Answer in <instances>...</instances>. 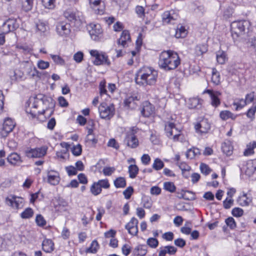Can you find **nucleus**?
<instances>
[{
  "label": "nucleus",
  "mask_w": 256,
  "mask_h": 256,
  "mask_svg": "<svg viewBox=\"0 0 256 256\" xmlns=\"http://www.w3.org/2000/svg\"><path fill=\"white\" fill-rule=\"evenodd\" d=\"M124 142L128 146L132 148H136L139 144L138 139L132 132L127 133Z\"/></svg>",
  "instance_id": "2eb2a0df"
},
{
  "label": "nucleus",
  "mask_w": 256,
  "mask_h": 256,
  "mask_svg": "<svg viewBox=\"0 0 256 256\" xmlns=\"http://www.w3.org/2000/svg\"><path fill=\"white\" fill-rule=\"evenodd\" d=\"M164 130L166 136L170 138H172L174 142L178 141L181 136L180 130L176 126L173 119L165 122Z\"/></svg>",
  "instance_id": "39448f33"
},
{
  "label": "nucleus",
  "mask_w": 256,
  "mask_h": 256,
  "mask_svg": "<svg viewBox=\"0 0 256 256\" xmlns=\"http://www.w3.org/2000/svg\"><path fill=\"white\" fill-rule=\"evenodd\" d=\"M100 117L102 119H110L114 114L115 108L113 104L108 105L106 103H102L98 107Z\"/></svg>",
  "instance_id": "1a4fd4ad"
},
{
  "label": "nucleus",
  "mask_w": 256,
  "mask_h": 256,
  "mask_svg": "<svg viewBox=\"0 0 256 256\" xmlns=\"http://www.w3.org/2000/svg\"><path fill=\"white\" fill-rule=\"evenodd\" d=\"M134 254L144 256L147 253V248L146 245L138 246L133 250Z\"/></svg>",
  "instance_id": "e433bc0d"
},
{
  "label": "nucleus",
  "mask_w": 256,
  "mask_h": 256,
  "mask_svg": "<svg viewBox=\"0 0 256 256\" xmlns=\"http://www.w3.org/2000/svg\"><path fill=\"white\" fill-rule=\"evenodd\" d=\"M200 154V150L196 148L188 150L186 153L187 158L192 159Z\"/></svg>",
  "instance_id": "79ce46f5"
},
{
  "label": "nucleus",
  "mask_w": 256,
  "mask_h": 256,
  "mask_svg": "<svg viewBox=\"0 0 256 256\" xmlns=\"http://www.w3.org/2000/svg\"><path fill=\"white\" fill-rule=\"evenodd\" d=\"M47 148L46 146L28 149L26 150V156L30 158H40L46 153Z\"/></svg>",
  "instance_id": "9d476101"
},
{
  "label": "nucleus",
  "mask_w": 256,
  "mask_h": 256,
  "mask_svg": "<svg viewBox=\"0 0 256 256\" xmlns=\"http://www.w3.org/2000/svg\"><path fill=\"white\" fill-rule=\"evenodd\" d=\"M247 104L246 100L243 98H237L236 99L234 102L233 105L235 106V110H238L242 109Z\"/></svg>",
  "instance_id": "a19ab883"
},
{
  "label": "nucleus",
  "mask_w": 256,
  "mask_h": 256,
  "mask_svg": "<svg viewBox=\"0 0 256 256\" xmlns=\"http://www.w3.org/2000/svg\"><path fill=\"white\" fill-rule=\"evenodd\" d=\"M208 50L207 46L204 44H198L194 48V54L195 56H200L203 55Z\"/></svg>",
  "instance_id": "72a5a7b5"
},
{
  "label": "nucleus",
  "mask_w": 256,
  "mask_h": 256,
  "mask_svg": "<svg viewBox=\"0 0 256 256\" xmlns=\"http://www.w3.org/2000/svg\"><path fill=\"white\" fill-rule=\"evenodd\" d=\"M94 64L96 66L107 65L110 66V62L108 59V56L106 54L102 52L99 58L96 60H94Z\"/></svg>",
  "instance_id": "c756f323"
},
{
  "label": "nucleus",
  "mask_w": 256,
  "mask_h": 256,
  "mask_svg": "<svg viewBox=\"0 0 256 256\" xmlns=\"http://www.w3.org/2000/svg\"><path fill=\"white\" fill-rule=\"evenodd\" d=\"M256 148V142L253 141L246 145V148L244 152V156H249L254 154V149Z\"/></svg>",
  "instance_id": "f704fd0d"
},
{
  "label": "nucleus",
  "mask_w": 256,
  "mask_h": 256,
  "mask_svg": "<svg viewBox=\"0 0 256 256\" xmlns=\"http://www.w3.org/2000/svg\"><path fill=\"white\" fill-rule=\"evenodd\" d=\"M36 32L39 34H45L49 30L48 22L42 20H39L36 23Z\"/></svg>",
  "instance_id": "cd10ccee"
},
{
  "label": "nucleus",
  "mask_w": 256,
  "mask_h": 256,
  "mask_svg": "<svg viewBox=\"0 0 256 256\" xmlns=\"http://www.w3.org/2000/svg\"><path fill=\"white\" fill-rule=\"evenodd\" d=\"M130 42V36L128 31L127 30H123L120 37L117 41V44L122 48H125L128 46V43Z\"/></svg>",
  "instance_id": "5701e85b"
},
{
  "label": "nucleus",
  "mask_w": 256,
  "mask_h": 256,
  "mask_svg": "<svg viewBox=\"0 0 256 256\" xmlns=\"http://www.w3.org/2000/svg\"><path fill=\"white\" fill-rule=\"evenodd\" d=\"M16 126V123L14 120L10 118L4 119L2 128L0 132V134L2 137L7 136L8 133L10 132Z\"/></svg>",
  "instance_id": "9b49d317"
},
{
  "label": "nucleus",
  "mask_w": 256,
  "mask_h": 256,
  "mask_svg": "<svg viewBox=\"0 0 256 256\" xmlns=\"http://www.w3.org/2000/svg\"><path fill=\"white\" fill-rule=\"evenodd\" d=\"M138 168L136 164H130L128 166V173L131 178H134L136 176L138 172Z\"/></svg>",
  "instance_id": "37998d69"
},
{
  "label": "nucleus",
  "mask_w": 256,
  "mask_h": 256,
  "mask_svg": "<svg viewBox=\"0 0 256 256\" xmlns=\"http://www.w3.org/2000/svg\"><path fill=\"white\" fill-rule=\"evenodd\" d=\"M250 26V22L246 20L234 21L230 24L232 37L236 43L240 42L246 34Z\"/></svg>",
  "instance_id": "20e7f679"
},
{
  "label": "nucleus",
  "mask_w": 256,
  "mask_h": 256,
  "mask_svg": "<svg viewBox=\"0 0 256 256\" xmlns=\"http://www.w3.org/2000/svg\"><path fill=\"white\" fill-rule=\"evenodd\" d=\"M245 174L249 177L256 175V159L250 160L246 162Z\"/></svg>",
  "instance_id": "aec40b11"
},
{
  "label": "nucleus",
  "mask_w": 256,
  "mask_h": 256,
  "mask_svg": "<svg viewBox=\"0 0 256 256\" xmlns=\"http://www.w3.org/2000/svg\"><path fill=\"white\" fill-rule=\"evenodd\" d=\"M98 184L100 186L101 189L103 188H108L110 186V184L108 179L100 180L97 182Z\"/></svg>",
  "instance_id": "bf43d9fd"
},
{
  "label": "nucleus",
  "mask_w": 256,
  "mask_h": 256,
  "mask_svg": "<svg viewBox=\"0 0 256 256\" xmlns=\"http://www.w3.org/2000/svg\"><path fill=\"white\" fill-rule=\"evenodd\" d=\"M73 58L76 62L80 63L83 60L84 54L82 52H78L74 54Z\"/></svg>",
  "instance_id": "69168bd1"
},
{
  "label": "nucleus",
  "mask_w": 256,
  "mask_h": 256,
  "mask_svg": "<svg viewBox=\"0 0 256 256\" xmlns=\"http://www.w3.org/2000/svg\"><path fill=\"white\" fill-rule=\"evenodd\" d=\"M87 30L92 40L96 42H100L103 40V30L100 24H90L87 26Z\"/></svg>",
  "instance_id": "423d86ee"
},
{
  "label": "nucleus",
  "mask_w": 256,
  "mask_h": 256,
  "mask_svg": "<svg viewBox=\"0 0 256 256\" xmlns=\"http://www.w3.org/2000/svg\"><path fill=\"white\" fill-rule=\"evenodd\" d=\"M216 60L220 64H224L228 60L226 54L223 51L218 52L216 54Z\"/></svg>",
  "instance_id": "49530a36"
},
{
  "label": "nucleus",
  "mask_w": 256,
  "mask_h": 256,
  "mask_svg": "<svg viewBox=\"0 0 256 256\" xmlns=\"http://www.w3.org/2000/svg\"><path fill=\"white\" fill-rule=\"evenodd\" d=\"M203 100L198 97L190 98L186 103L190 109H200L202 108Z\"/></svg>",
  "instance_id": "412c9836"
},
{
  "label": "nucleus",
  "mask_w": 256,
  "mask_h": 256,
  "mask_svg": "<svg viewBox=\"0 0 256 256\" xmlns=\"http://www.w3.org/2000/svg\"><path fill=\"white\" fill-rule=\"evenodd\" d=\"M210 128V124L207 119L202 120L194 126L196 132L201 134L207 133Z\"/></svg>",
  "instance_id": "f8f14e48"
},
{
  "label": "nucleus",
  "mask_w": 256,
  "mask_h": 256,
  "mask_svg": "<svg viewBox=\"0 0 256 256\" xmlns=\"http://www.w3.org/2000/svg\"><path fill=\"white\" fill-rule=\"evenodd\" d=\"M180 198H183L188 200H193L196 199L194 193L189 190L184 191L181 194V196L179 197Z\"/></svg>",
  "instance_id": "ea45409f"
},
{
  "label": "nucleus",
  "mask_w": 256,
  "mask_h": 256,
  "mask_svg": "<svg viewBox=\"0 0 256 256\" xmlns=\"http://www.w3.org/2000/svg\"><path fill=\"white\" fill-rule=\"evenodd\" d=\"M256 112V105L252 106L249 108L246 113L247 117L253 120L255 118V114Z\"/></svg>",
  "instance_id": "864d4df0"
},
{
  "label": "nucleus",
  "mask_w": 256,
  "mask_h": 256,
  "mask_svg": "<svg viewBox=\"0 0 256 256\" xmlns=\"http://www.w3.org/2000/svg\"><path fill=\"white\" fill-rule=\"evenodd\" d=\"M140 100V96L137 94H132L126 97L124 103L126 106L130 108H134L137 106V102Z\"/></svg>",
  "instance_id": "4be33fe9"
},
{
  "label": "nucleus",
  "mask_w": 256,
  "mask_h": 256,
  "mask_svg": "<svg viewBox=\"0 0 256 256\" xmlns=\"http://www.w3.org/2000/svg\"><path fill=\"white\" fill-rule=\"evenodd\" d=\"M18 27L16 20L9 18L2 25V30L4 33L8 34L10 32L14 30Z\"/></svg>",
  "instance_id": "dca6fc26"
},
{
  "label": "nucleus",
  "mask_w": 256,
  "mask_h": 256,
  "mask_svg": "<svg viewBox=\"0 0 256 256\" xmlns=\"http://www.w3.org/2000/svg\"><path fill=\"white\" fill-rule=\"evenodd\" d=\"M164 188L170 192H174L176 190V187L172 182H166L164 183Z\"/></svg>",
  "instance_id": "3c124183"
},
{
  "label": "nucleus",
  "mask_w": 256,
  "mask_h": 256,
  "mask_svg": "<svg viewBox=\"0 0 256 256\" xmlns=\"http://www.w3.org/2000/svg\"><path fill=\"white\" fill-rule=\"evenodd\" d=\"M177 18L178 16L174 10L166 11L162 14V22L164 24L172 23Z\"/></svg>",
  "instance_id": "b1692460"
},
{
  "label": "nucleus",
  "mask_w": 256,
  "mask_h": 256,
  "mask_svg": "<svg viewBox=\"0 0 256 256\" xmlns=\"http://www.w3.org/2000/svg\"><path fill=\"white\" fill-rule=\"evenodd\" d=\"M18 4L24 11L29 12L33 7L34 0H18Z\"/></svg>",
  "instance_id": "7c9ffc66"
},
{
  "label": "nucleus",
  "mask_w": 256,
  "mask_h": 256,
  "mask_svg": "<svg viewBox=\"0 0 256 256\" xmlns=\"http://www.w3.org/2000/svg\"><path fill=\"white\" fill-rule=\"evenodd\" d=\"M180 64V59L178 54L173 50H164L160 56L158 65L160 68L170 71L175 70Z\"/></svg>",
  "instance_id": "f03ea898"
},
{
  "label": "nucleus",
  "mask_w": 256,
  "mask_h": 256,
  "mask_svg": "<svg viewBox=\"0 0 256 256\" xmlns=\"http://www.w3.org/2000/svg\"><path fill=\"white\" fill-rule=\"evenodd\" d=\"M34 215V211L32 208H28L20 214L22 218L26 219L32 218Z\"/></svg>",
  "instance_id": "09e8293b"
},
{
  "label": "nucleus",
  "mask_w": 256,
  "mask_h": 256,
  "mask_svg": "<svg viewBox=\"0 0 256 256\" xmlns=\"http://www.w3.org/2000/svg\"><path fill=\"white\" fill-rule=\"evenodd\" d=\"M42 250L46 252H51L54 250V243L50 239H44L42 244Z\"/></svg>",
  "instance_id": "2f4dec72"
},
{
  "label": "nucleus",
  "mask_w": 256,
  "mask_h": 256,
  "mask_svg": "<svg viewBox=\"0 0 256 256\" xmlns=\"http://www.w3.org/2000/svg\"><path fill=\"white\" fill-rule=\"evenodd\" d=\"M221 148L223 153L227 156H230L233 153L234 146L232 143L229 140H226L222 144Z\"/></svg>",
  "instance_id": "393cba45"
},
{
  "label": "nucleus",
  "mask_w": 256,
  "mask_h": 256,
  "mask_svg": "<svg viewBox=\"0 0 256 256\" xmlns=\"http://www.w3.org/2000/svg\"><path fill=\"white\" fill-rule=\"evenodd\" d=\"M252 200V197L244 192H242L237 199L238 204L242 206H248Z\"/></svg>",
  "instance_id": "6ab92c4d"
},
{
  "label": "nucleus",
  "mask_w": 256,
  "mask_h": 256,
  "mask_svg": "<svg viewBox=\"0 0 256 256\" xmlns=\"http://www.w3.org/2000/svg\"><path fill=\"white\" fill-rule=\"evenodd\" d=\"M134 192V188L132 186L128 187L124 192L123 194L125 198L128 200L131 197V196Z\"/></svg>",
  "instance_id": "680f3d73"
},
{
  "label": "nucleus",
  "mask_w": 256,
  "mask_h": 256,
  "mask_svg": "<svg viewBox=\"0 0 256 256\" xmlns=\"http://www.w3.org/2000/svg\"><path fill=\"white\" fill-rule=\"evenodd\" d=\"M232 214L235 217H240L244 214V210L240 208H234L232 210Z\"/></svg>",
  "instance_id": "e2e57ef3"
},
{
  "label": "nucleus",
  "mask_w": 256,
  "mask_h": 256,
  "mask_svg": "<svg viewBox=\"0 0 256 256\" xmlns=\"http://www.w3.org/2000/svg\"><path fill=\"white\" fill-rule=\"evenodd\" d=\"M37 66L40 70H45L49 67L50 64L48 62L40 60L38 62Z\"/></svg>",
  "instance_id": "0e129e2a"
},
{
  "label": "nucleus",
  "mask_w": 256,
  "mask_h": 256,
  "mask_svg": "<svg viewBox=\"0 0 256 256\" xmlns=\"http://www.w3.org/2000/svg\"><path fill=\"white\" fill-rule=\"evenodd\" d=\"M44 6L48 9H53L55 6L56 0H42Z\"/></svg>",
  "instance_id": "603ef678"
},
{
  "label": "nucleus",
  "mask_w": 256,
  "mask_h": 256,
  "mask_svg": "<svg viewBox=\"0 0 256 256\" xmlns=\"http://www.w3.org/2000/svg\"><path fill=\"white\" fill-rule=\"evenodd\" d=\"M36 222L39 226H44L46 224V221L41 214H38L36 218Z\"/></svg>",
  "instance_id": "13d9d810"
},
{
  "label": "nucleus",
  "mask_w": 256,
  "mask_h": 256,
  "mask_svg": "<svg viewBox=\"0 0 256 256\" xmlns=\"http://www.w3.org/2000/svg\"><path fill=\"white\" fill-rule=\"evenodd\" d=\"M200 170L201 172L205 175L208 174L211 172V170L208 166L204 164H201L200 166Z\"/></svg>",
  "instance_id": "338daca9"
},
{
  "label": "nucleus",
  "mask_w": 256,
  "mask_h": 256,
  "mask_svg": "<svg viewBox=\"0 0 256 256\" xmlns=\"http://www.w3.org/2000/svg\"><path fill=\"white\" fill-rule=\"evenodd\" d=\"M164 162L160 158H156L154 160L152 167L156 170H159L164 167Z\"/></svg>",
  "instance_id": "8fccbe9b"
},
{
  "label": "nucleus",
  "mask_w": 256,
  "mask_h": 256,
  "mask_svg": "<svg viewBox=\"0 0 256 256\" xmlns=\"http://www.w3.org/2000/svg\"><path fill=\"white\" fill-rule=\"evenodd\" d=\"M176 251L177 248L172 246L160 247L158 250V256H166L167 254L170 255H174Z\"/></svg>",
  "instance_id": "bb28decb"
},
{
  "label": "nucleus",
  "mask_w": 256,
  "mask_h": 256,
  "mask_svg": "<svg viewBox=\"0 0 256 256\" xmlns=\"http://www.w3.org/2000/svg\"><path fill=\"white\" fill-rule=\"evenodd\" d=\"M56 30L60 36H68L70 32V24L65 22H60L56 25Z\"/></svg>",
  "instance_id": "ddd939ff"
},
{
  "label": "nucleus",
  "mask_w": 256,
  "mask_h": 256,
  "mask_svg": "<svg viewBox=\"0 0 256 256\" xmlns=\"http://www.w3.org/2000/svg\"><path fill=\"white\" fill-rule=\"evenodd\" d=\"M46 98L42 94H38L35 97L30 98L28 102V106L26 111L32 119L36 120L40 122H44L53 114L52 108L42 107L46 103Z\"/></svg>",
  "instance_id": "f257e3e1"
},
{
  "label": "nucleus",
  "mask_w": 256,
  "mask_h": 256,
  "mask_svg": "<svg viewBox=\"0 0 256 256\" xmlns=\"http://www.w3.org/2000/svg\"><path fill=\"white\" fill-rule=\"evenodd\" d=\"M50 56L56 64L60 65H64V64L65 62L64 60L60 56L50 54Z\"/></svg>",
  "instance_id": "6e6d98bb"
},
{
  "label": "nucleus",
  "mask_w": 256,
  "mask_h": 256,
  "mask_svg": "<svg viewBox=\"0 0 256 256\" xmlns=\"http://www.w3.org/2000/svg\"><path fill=\"white\" fill-rule=\"evenodd\" d=\"M187 34V30L185 28L182 26L178 25L176 31L175 36L176 38H184Z\"/></svg>",
  "instance_id": "4c0bfd02"
},
{
  "label": "nucleus",
  "mask_w": 256,
  "mask_h": 256,
  "mask_svg": "<svg viewBox=\"0 0 256 256\" xmlns=\"http://www.w3.org/2000/svg\"><path fill=\"white\" fill-rule=\"evenodd\" d=\"M208 94L211 99V104L216 108L220 104V101L219 96L221 95V93L218 91H214L212 90H206L202 94Z\"/></svg>",
  "instance_id": "4468645a"
},
{
  "label": "nucleus",
  "mask_w": 256,
  "mask_h": 256,
  "mask_svg": "<svg viewBox=\"0 0 256 256\" xmlns=\"http://www.w3.org/2000/svg\"><path fill=\"white\" fill-rule=\"evenodd\" d=\"M6 204L14 210H18L23 208L24 204V199L15 195H10L5 199Z\"/></svg>",
  "instance_id": "6e6552de"
},
{
  "label": "nucleus",
  "mask_w": 256,
  "mask_h": 256,
  "mask_svg": "<svg viewBox=\"0 0 256 256\" xmlns=\"http://www.w3.org/2000/svg\"><path fill=\"white\" fill-rule=\"evenodd\" d=\"M99 248V244L98 242L96 240H93L90 246L86 250V252L87 253H96L98 251V250Z\"/></svg>",
  "instance_id": "de8ad7c7"
},
{
  "label": "nucleus",
  "mask_w": 256,
  "mask_h": 256,
  "mask_svg": "<svg viewBox=\"0 0 256 256\" xmlns=\"http://www.w3.org/2000/svg\"><path fill=\"white\" fill-rule=\"evenodd\" d=\"M90 7L95 12L100 14L104 12V3L102 0H89Z\"/></svg>",
  "instance_id": "a211bd4d"
},
{
  "label": "nucleus",
  "mask_w": 256,
  "mask_h": 256,
  "mask_svg": "<svg viewBox=\"0 0 256 256\" xmlns=\"http://www.w3.org/2000/svg\"><path fill=\"white\" fill-rule=\"evenodd\" d=\"M114 183L116 188H124L126 184L125 178L121 176L116 178Z\"/></svg>",
  "instance_id": "c03bdc74"
},
{
  "label": "nucleus",
  "mask_w": 256,
  "mask_h": 256,
  "mask_svg": "<svg viewBox=\"0 0 256 256\" xmlns=\"http://www.w3.org/2000/svg\"><path fill=\"white\" fill-rule=\"evenodd\" d=\"M90 191L93 195L96 196L100 194L102 192V190L100 188L98 182H94L90 188Z\"/></svg>",
  "instance_id": "a18cd8bd"
},
{
  "label": "nucleus",
  "mask_w": 256,
  "mask_h": 256,
  "mask_svg": "<svg viewBox=\"0 0 256 256\" xmlns=\"http://www.w3.org/2000/svg\"><path fill=\"white\" fill-rule=\"evenodd\" d=\"M108 146L113 148L116 150L119 148L120 146L114 138H110L107 144Z\"/></svg>",
  "instance_id": "774afa93"
},
{
  "label": "nucleus",
  "mask_w": 256,
  "mask_h": 256,
  "mask_svg": "<svg viewBox=\"0 0 256 256\" xmlns=\"http://www.w3.org/2000/svg\"><path fill=\"white\" fill-rule=\"evenodd\" d=\"M220 117L221 119L224 120H226L228 118L232 120H235L236 118V115L234 114L229 110H224L222 111L220 114Z\"/></svg>",
  "instance_id": "c9c22d12"
},
{
  "label": "nucleus",
  "mask_w": 256,
  "mask_h": 256,
  "mask_svg": "<svg viewBox=\"0 0 256 256\" xmlns=\"http://www.w3.org/2000/svg\"><path fill=\"white\" fill-rule=\"evenodd\" d=\"M212 82L217 86L220 84V75L216 68L212 70Z\"/></svg>",
  "instance_id": "58836bf2"
},
{
  "label": "nucleus",
  "mask_w": 256,
  "mask_h": 256,
  "mask_svg": "<svg viewBox=\"0 0 256 256\" xmlns=\"http://www.w3.org/2000/svg\"><path fill=\"white\" fill-rule=\"evenodd\" d=\"M8 161L12 165H16L22 162L20 156L16 152L10 154L7 158Z\"/></svg>",
  "instance_id": "473e14b6"
},
{
  "label": "nucleus",
  "mask_w": 256,
  "mask_h": 256,
  "mask_svg": "<svg viewBox=\"0 0 256 256\" xmlns=\"http://www.w3.org/2000/svg\"><path fill=\"white\" fill-rule=\"evenodd\" d=\"M227 226L231 230H234L236 227V224L232 217H228L225 220Z\"/></svg>",
  "instance_id": "5fc2aeb1"
},
{
  "label": "nucleus",
  "mask_w": 256,
  "mask_h": 256,
  "mask_svg": "<svg viewBox=\"0 0 256 256\" xmlns=\"http://www.w3.org/2000/svg\"><path fill=\"white\" fill-rule=\"evenodd\" d=\"M158 76V71L152 68L144 66L136 72L135 81L139 85L152 86L156 84Z\"/></svg>",
  "instance_id": "7ed1b4c3"
},
{
  "label": "nucleus",
  "mask_w": 256,
  "mask_h": 256,
  "mask_svg": "<svg viewBox=\"0 0 256 256\" xmlns=\"http://www.w3.org/2000/svg\"><path fill=\"white\" fill-rule=\"evenodd\" d=\"M82 147L80 144L74 146L72 148V154L75 156H79L81 154Z\"/></svg>",
  "instance_id": "4d7b16f0"
},
{
  "label": "nucleus",
  "mask_w": 256,
  "mask_h": 256,
  "mask_svg": "<svg viewBox=\"0 0 256 256\" xmlns=\"http://www.w3.org/2000/svg\"><path fill=\"white\" fill-rule=\"evenodd\" d=\"M64 15L69 21L74 23L75 26L78 28L86 23L82 14L80 12H74L70 10H66L64 12Z\"/></svg>",
  "instance_id": "0eeeda50"
},
{
  "label": "nucleus",
  "mask_w": 256,
  "mask_h": 256,
  "mask_svg": "<svg viewBox=\"0 0 256 256\" xmlns=\"http://www.w3.org/2000/svg\"><path fill=\"white\" fill-rule=\"evenodd\" d=\"M146 243L150 247L152 248H156L158 244V240L153 238H148Z\"/></svg>",
  "instance_id": "052dcab7"
},
{
  "label": "nucleus",
  "mask_w": 256,
  "mask_h": 256,
  "mask_svg": "<svg viewBox=\"0 0 256 256\" xmlns=\"http://www.w3.org/2000/svg\"><path fill=\"white\" fill-rule=\"evenodd\" d=\"M60 178L58 172L50 170L48 172V181L52 185H56L60 182Z\"/></svg>",
  "instance_id": "c85d7f7f"
},
{
  "label": "nucleus",
  "mask_w": 256,
  "mask_h": 256,
  "mask_svg": "<svg viewBox=\"0 0 256 256\" xmlns=\"http://www.w3.org/2000/svg\"><path fill=\"white\" fill-rule=\"evenodd\" d=\"M154 107L150 102L146 101L143 103V108L142 110V114L145 117H148L154 112Z\"/></svg>",
  "instance_id": "a878e982"
},
{
  "label": "nucleus",
  "mask_w": 256,
  "mask_h": 256,
  "mask_svg": "<svg viewBox=\"0 0 256 256\" xmlns=\"http://www.w3.org/2000/svg\"><path fill=\"white\" fill-rule=\"evenodd\" d=\"M138 221L135 218H132L130 220L125 226V228L128 230L130 234L132 236H136L138 232Z\"/></svg>",
  "instance_id": "f3484780"
}]
</instances>
